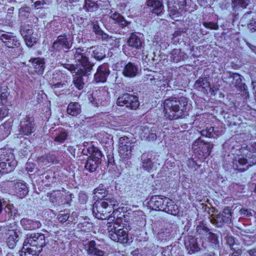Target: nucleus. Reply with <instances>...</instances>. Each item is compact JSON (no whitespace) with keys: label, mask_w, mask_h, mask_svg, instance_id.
I'll use <instances>...</instances> for the list:
<instances>
[{"label":"nucleus","mask_w":256,"mask_h":256,"mask_svg":"<svg viewBox=\"0 0 256 256\" xmlns=\"http://www.w3.org/2000/svg\"><path fill=\"white\" fill-rule=\"evenodd\" d=\"M69 218L70 213L68 210H66L60 211L58 216V221L62 223H64L67 220L70 221L68 220Z\"/></svg>","instance_id":"obj_47"},{"label":"nucleus","mask_w":256,"mask_h":256,"mask_svg":"<svg viewBox=\"0 0 256 256\" xmlns=\"http://www.w3.org/2000/svg\"><path fill=\"white\" fill-rule=\"evenodd\" d=\"M214 148V144L205 142L200 137L196 139L192 143V149L198 158H204L208 156Z\"/></svg>","instance_id":"obj_5"},{"label":"nucleus","mask_w":256,"mask_h":256,"mask_svg":"<svg viewBox=\"0 0 256 256\" xmlns=\"http://www.w3.org/2000/svg\"><path fill=\"white\" fill-rule=\"evenodd\" d=\"M256 164V144H243L233 160V168L239 172H244Z\"/></svg>","instance_id":"obj_1"},{"label":"nucleus","mask_w":256,"mask_h":256,"mask_svg":"<svg viewBox=\"0 0 256 256\" xmlns=\"http://www.w3.org/2000/svg\"><path fill=\"white\" fill-rule=\"evenodd\" d=\"M118 206V202L112 196H106L104 198L96 200L92 206V214L98 219L108 218L110 213Z\"/></svg>","instance_id":"obj_3"},{"label":"nucleus","mask_w":256,"mask_h":256,"mask_svg":"<svg viewBox=\"0 0 256 256\" xmlns=\"http://www.w3.org/2000/svg\"><path fill=\"white\" fill-rule=\"evenodd\" d=\"M146 5L152 7V12L157 15L160 14L163 10V6L160 0H147Z\"/></svg>","instance_id":"obj_35"},{"label":"nucleus","mask_w":256,"mask_h":256,"mask_svg":"<svg viewBox=\"0 0 256 256\" xmlns=\"http://www.w3.org/2000/svg\"><path fill=\"white\" fill-rule=\"evenodd\" d=\"M64 84L62 82H58L54 84H52V88L54 89V90H62L64 88Z\"/></svg>","instance_id":"obj_62"},{"label":"nucleus","mask_w":256,"mask_h":256,"mask_svg":"<svg viewBox=\"0 0 256 256\" xmlns=\"http://www.w3.org/2000/svg\"><path fill=\"white\" fill-rule=\"evenodd\" d=\"M72 73H76L73 76V84L74 86L78 90H81L84 88V83L83 80V76H88L90 74L91 72H88V74H84L78 72V70H70Z\"/></svg>","instance_id":"obj_25"},{"label":"nucleus","mask_w":256,"mask_h":256,"mask_svg":"<svg viewBox=\"0 0 256 256\" xmlns=\"http://www.w3.org/2000/svg\"><path fill=\"white\" fill-rule=\"evenodd\" d=\"M106 192V189L103 188H100V187L96 188L94 190V194L96 195V196H97L98 198H100L98 194H105ZM106 196L104 195L102 196V197L104 198Z\"/></svg>","instance_id":"obj_57"},{"label":"nucleus","mask_w":256,"mask_h":256,"mask_svg":"<svg viewBox=\"0 0 256 256\" xmlns=\"http://www.w3.org/2000/svg\"><path fill=\"white\" fill-rule=\"evenodd\" d=\"M3 126H0V140L6 138L10 134V132L4 130Z\"/></svg>","instance_id":"obj_60"},{"label":"nucleus","mask_w":256,"mask_h":256,"mask_svg":"<svg viewBox=\"0 0 256 256\" xmlns=\"http://www.w3.org/2000/svg\"><path fill=\"white\" fill-rule=\"evenodd\" d=\"M228 242L232 250H236V248H238L237 246H237L235 244L234 240L233 238H229L228 240Z\"/></svg>","instance_id":"obj_64"},{"label":"nucleus","mask_w":256,"mask_h":256,"mask_svg":"<svg viewBox=\"0 0 256 256\" xmlns=\"http://www.w3.org/2000/svg\"><path fill=\"white\" fill-rule=\"evenodd\" d=\"M184 245L189 253H194L202 250L197 242L194 236H188L185 238Z\"/></svg>","instance_id":"obj_20"},{"label":"nucleus","mask_w":256,"mask_h":256,"mask_svg":"<svg viewBox=\"0 0 256 256\" xmlns=\"http://www.w3.org/2000/svg\"><path fill=\"white\" fill-rule=\"evenodd\" d=\"M98 4L92 0H85L84 8L88 12H94L97 10Z\"/></svg>","instance_id":"obj_45"},{"label":"nucleus","mask_w":256,"mask_h":256,"mask_svg":"<svg viewBox=\"0 0 256 256\" xmlns=\"http://www.w3.org/2000/svg\"><path fill=\"white\" fill-rule=\"evenodd\" d=\"M188 58V55L182 52L180 49L174 48L170 53V60L174 62L177 63L181 61H184Z\"/></svg>","instance_id":"obj_24"},{"label":"nucleus","mask_w":256,"mask_h":256,"mask_svg":"<svg viewBox=\"0 0 256 256\" xmlns=\"http://www.w3.org/2000/svg\"><path fill=\"white\" fill-rule=\"evenodd\" d=\"M68 134L65 132H60L55 137L54 141L59 143H62L66 140Z\"/></svg>","instance_id":"obj_54"},{"label":"nucleus","mask_w":256,"mask_h":256,"mask_svg":"<svg viewBox=\"0 0 256 256\" xmlns=\"http://www.w3.org/2000/svg\"><path fill=\"white\" fill-rule=\"evenodd\" d=\"M122 227L118 223L116 222H108V232L109 236L110 237V233H116L117 230Z\"/></svg>","instance_id":"obj_49"},{"label":"nucleus","mask_w":256,"mask_h":256,"mask_svg":"<svg viewBox=\"0 0 256 256\" xmlns=\"http://www.w3.org/2000/svg\"><path fill=\"white\" fill-rule=\"evenodd\" d=\"M110 18L114 21V23L118 24L120 28H124L130 24V22L127 21L120 14L115 12L112 13Z\"/></svg>","instance_id":"obj_32"},{"label":"nucleus","mask_w":256,"mask_h":256,"mask_svg":"<svg viewBox=\"0 0 256 256\" xmlns=\"http://www.w3.org/2000/svg\"><path fill=\"white\" fill-rule=\"evenodd\" d=\"M3 153L4 157L2 162H0V168L2 170V173L8 174L14 170L17 162L12 153L6 152H4Z\"/></svg>","instance_id":"obj_11"},{"label":"nucleus","mask_w":256,"mask_h":256,"mask_svg":"<svg viewBox=\"0 0 256 256\" xmlns=\"http://www.w3.org/2000/svg\"><path fill=\"white\" fill-rule=\"evenodd\" d=\"M45 244V236L44 234L33 233V254L34 255H38L42 250V247Z\"/></svg>","instance_id":"obj_18"},{"label":"nucleus","mask_w":256,"mask_h":256,"mask_svg":"<svg viewBox=\"0 0 256 256\" xmlns=\"http://www.w3.org/2000/svg\"><path fill=\"white\" fill-rule=\"evenodd\" d=\"M20 224L25 230H31L32 228V220L23 218L20 220Z\"/></svg>","instance_id":"obj_50"},{"label":"nucleus","mask_w":256,"mask_h":256,"mask_svg":"<svg viewBox=\"0 0 256 256\" xmlns=\"http://www.w3.org/2000/svg\"><path fill=\"white\" fill-rule=\"evenodd\" d=\"M166 201H165V202L168 204L166 212L174 216H180V210L178 208V206L174 203V202L168 198L166 199Z\"/></svg>","instance_id":"obj_36"},{"label":"nucleus","mask_w":256,"mask_h":256,"mask_svg":"<svg viewBox=\"0 0 256 256\" xmlns=\"http://www.w3.org/2000/svg\"><path fill=\"white\" fill-rule=\"evenodd\" d=\"M20 126L22 134L26 136L30 134L32 132L31 118L29 116H26L24 120H21Z\"/></svg>","instance_id":"obj_30"},{"label":"nucleus","mask_w":256,"mask_h":256,"mask_svg":"<svg viewBox=\"0 0 256 256\" xmlns=\"http://www.w3.org/2000/svg\"><path fill=\"white\" fill-rule=\"evenodd\" d=\"M248 28L252 32L256 31V20H252L248 24Z\"/></svg>","instance_id":"obj_63"},{"label":"nucleus","mask_w":256,"mask_h":256,"mask_svg":"<svg viewBox=\"0 0 256 256\" xmlns=\"http://www.w3.org/2000/svg\"><path fill=\"white\" fill-rule=\"evenodd\" d=\"M250 0H232V6L234 11L236 12L240 8H245L250 3Z\"/></svg>","instance_id":"obj_39"},{"label":"nucleus","mask_w":256,"mask_h":256,"mask_svg":"<svg viewBox=\"0 0 256 256\" xmlns=\"http://www.w3.org/2000/svg\"><path fill=\"white\" fill-rule=\"evenodd\" d=\"M126 43L128 46L136 50H141L144 44L143 39L134 33L130 34L127 40Z\"/></svg>","instance_id":"obj_19"},{"label":"nucleus","mask_w":256,"mask_h":256,"mask_svg":"<svg viewBox=\"0 0 256 256\" xmlns=\"http://www.w3.org/2000/svg\"><path fill=\"white\" fill-rule=\"evenodd\" d=\"M141 160L142 162V168L146 171L150 172L153 166V163L151 158L144 154H142L141 156Z\"/></svg>","instance_id":"obj_42"},{"label":"nucleus","mask_w":256,"mask_h":256,"mask_svg":"<svg viewBox=\"0 0 256 256\" xmlns=\"http://www.w3.org/2000/svg\"><path fill=\"white\" fill-rule=\"evenodd\" d=\"M18 231L16 230H9L7 232V244L9 248H14L19 240Z\"/></svg>","instance_id":"obj_29"},{"label":"nucleus","mask_w":256,"mask_h":256,"mask_svg":"<svg viewBox=\"0 0 256 256\" xmlns=\"http://www.w3.org/2000/svg\"><path fill=\"white\" fill-rule=\"evenodd\" d=\"M8 108L6 107L0 108V120H2L8 116Z\"/></svg>","instance_id":"obj_61"},{"label":"nucleus","mask_w":256,"mask_h":256,"mask_svg":"<svg viewBox=\"0 0 256 256\" xmlns=\"http://www.w3.org/2000/svg\"><path fill=\"white\" fill-rule=\"evenodd\" d=\"M0 40L8 48H18L20 44L16 36L0 29Z\"/></svg>","instance_id":"obj_12"},{"label":"nucleus","mask_w":256,"mask_h":256,"mask_svg":"<svg viewBox=\"0 0 256 256\" xmlns=\"http://www.w3.org/2000/svg\"><path fill=\"white\" fill-rule=\"evenodd\" d=\"M202 25L206 28L210 30H218L219 28V26L218 24L214 22H202Z\"/></svg>","instance_id":"obj_55"},{"label":"nucleus","mask_w":256,"mask_h":256,"mask_svg":"<svg viewBox=\"0 0 256 256\" xmlns=\"http://www.w3.org/2000/svg\"><path fill=\"white\" fill-rule=\"evenodd\" d=\"M187 6L186 0H168V7L170 16L172 18L178 20L176 18L180 17L182 13L186 10Z\"/></svg>","instance_id":"obj_7"},{"label":"nucleus","mask_w":256,"mask_h":256,"mask_svg":"<svg viewBox=\"0 0 256 256\" xmlns=\"http://www.w3.org/2000/svg\"><path fill=\"white\" fill-rule=\"evenodd\" d=\"M230 78H232L231 82L232 84L240 90L246 92L248 87L245 84L242 82V76L240 74L236 73L232 74Z\"/></svg>","instance_id":"obj_31"},{"label":"nucleus","mask_w":256,"mask_h":256,"mask_svg":"<svg viewBox=\"0 0 256 256\" xmlns=\"http://www.w3.org/2000/svg\"><path fill=\"white\" fill-rule=\"evenodd\" d=\"M31 9L30 8L25 6L21 8L19 10V14L22 16L28 18L30 13Z\"/></svg>","instance_id":"obj_52"},{"label":"nucleus","mask_w":256,"mask_h":256,"mask_svg":"<svg viewBox=\"0 0 256 256\" xmlns=\"http://www.w3.org/2000/svg\"><path fill=\"white\" fill-rule=\"evenodd\" d=\"M109 66L107 63H104L98 66L94 74V80L96 82H105L110 74Z\"/></svg>","instance_id":"obj_17"},{"label":"nucleus","mask_w":256,"mask_h":256,"mask_svg":"<svg viewBox=\"0 0 256 256\" xmlns=\"http://www.w3.org/2000/svg\"><path fill=\"white\" fill-rule=\"evenodd\" d=\"M21 34L23 36L26 46L32 47V31L30 29L22 28Z\"/></svg>","instance_id":"obj_41"},{"label":"nucleus","mask_w":256,"mask_h":256,"mask_svg":"<svg viewBox=\"0 0 256 256\" xmlns=\"http://www.w3.org/2000/svg\"><path fill=\"white\" fill-rule=\"evenodd\" d=\"M158 87L160 88V90H164L166 86L168 85V82L166 80H165L164 77L163 76H158L154 84Z\"/></svg>","instance_id":"obj_44"},{"label":"nucleus","mask_w":256,"mask_h":256,"mask_svg":"<svg viewBox=\"0 0 256 256\" xmlns=\"http://www.w3.org/2000/svg\"><path fill=\"white\" fill-rule=\"evenodd\" d=\"M188 166L190 168L196 170L200 167V165L198 164L193 158H190L188 160Z\"/></svg>","instance_id":"obj_59"},{"label":"nucleus","mask_w":256,"mask_h":256,"mask_svg":"<svg viewBox=\"0 0 256 256\" xmlns=\"http://www.w3.org/2000/svg\"><path fill=\"white\" fill-rule=\"evenodd\" d=\"M88 152L90 156L86 162L84 168L89 172H93L101 163L102 154L97 147L94 146L88 147Z\"/></svg>","instance_id":"obj_6"},{"label":"nucleus","mask_w":256,"mask_h":256,"mask_svg":"<svg viewBox=\"0 0 256 256\" xmlns=\"http://www.w3.org/2000/svg\"><path fill=\"white\" fill-rule=\"evenodd\" d=\"M12 190L14 194L20 198H24L28 192V188L24 182H14Z\"/></svg>","instance_id":"obj_21"},{"label":"nucleus","mask_w":256,"mask_h":256,"mask_svg":"<svg viewBox=\"0 0 256 256\" xmlns=\"http://www.w3.org/2000/svg\"><path fill=\"white\" fill-rule=\"evenodd\" d=\"M102 42H106V44H108L112 46H116L118 42L115 37L110 36L107 34H103L102 37L100 38Z\"/></svg>","instance_id":"obj_43"},{"label":"nucleus","mask_w":256,"mask_h":256,"mask_svg":"<svg viewBox=\"0 0 256 256\" xmlns=\"http://www.w3.org/2000/svg\"><path fill=\"white\" fill-rule=\"evenodd\" d=\"M92 30L94 32V34L100 36V38L102 37L103 34H105L106 33L101 29L99 24H98V22L97 21L92 22Z\"/></svg>","instance_id":"obj_48"},{"label":"nucleus","mask_w":256,"mask_h":256,"mask_svg":"<svg viewBox=\"0 0 256 256\" xmlns=\"http://www.w3.org/2000/svg\"><path fill=\"white\" fill-rule=\"evenodd\" d=\"M134 142L127 136H122L118 140V152L122 158L128 159L132 156Z\"/></svg>","instance_id":"obj_9"},{"label":"nucleus","mask_w":256,"mask_h":256,"mask_svg":"<svg viewBox=\"0 0 256 256\" xmlns=\"http://www.w3.org/2000/svg\"><path fill=\"white\" fill-rule=\"evenodd\" d=\"M9 94L8 86L0 84V103L2 105L4 106L6 104Z\"/></svg>","instance_id":"obj_40"},{"label":"nucleus","mask_w":256,"mask_h":256,"mask_svg":"<svg viewBox=\"0 0 256 256\" xmlns=\"http://www.w3.org/2000/svg\"><path fill=\"white\" fill-rule=\"evenodd\" d=\"M14 120L13 119L10 118L8 119L4 124L0 125V126H3L4 130H8V132H10V130L12 126Z\"/></svg>","instance_id":"obj_56"},{"label":"nucleus","mask_w":256,"mask_h":256,"mask_svg":"<svg viewBox=\"0 0 256 256\" xmlns=\"http://www.w3.org/2000/svg\"><path fill=\"white\" fill-rule=\"evenodd\" d=\"M167 198L160 196H154L148 202V206L153 210H159L160 208H162L161 204L166 202Z\"/></svg>","instance_id":"obj_23"},{"label":"nucleus","mask_w":256,"mask_h":256,"mask_svg":"<svg viewBox=\"0 0 256 256\" xmlns=\"http://www.w3.org/2000/svg\"><path fill=\"white\" fill-rule=\"evenodd\" d=\"M210 234V230L207 226L206 224L202 222H200L196 228V235L199 236L200 239L206 240V236Z\"/></svg>","instance_id":"obj_33"},{"label":"nucleus","mask_w":256,"mask_h":256,"mask_svg":"<svg viewBox=\"0 0 256 256\" xmlns=\"http://www.w3.org/2000/svg\"><path fill=\"white\" fill-rule=\"evenodd\" d=\"M151 132V130L149 128L146 126H142L140 128V136L142 138L146 139L148 138V136L150 134Z\"/></svg>","instance_id":"obj_51"},{"label":"nucleus","mask_w":256,"mask_h":256,"mask_svg":"<svg viewBox=\"0 0 256 256\" xmlns=\"http://www.w3.org/2000/svg\"><path fill=\"white\" fill-rule=\"evenodd\" d=\"M214 244L218 242V236L216 235L210 231V234L206 236V239Z\"/></svg>","instance_id":"obj_58"},{"label":"nucleus","mask_w":256,"mask_h":256,"mask_svg":"<svg viewBox=\"0 0 256 256\" xmlns=\"http://www.w3.org/2000/svg\"><path fill=\"white\" fill-rule=\"evenodd\" d=\"M110 238L114 242L122 244H126L128 240L126 232L121 228L118 229L116 233H110Z\"/></svg>","instance_id":"obj_22"},{"label":"nucleus","mask_w":256,"mask_h":256,"mask_svg":"<svg viewBox=\"0 0 256 256\" xmlns=\"http://www.w3.org/2000/svg\"><path fill=\"white\" fill-rule=\"evenodd\" d=\"M254 212L250 209H248L246 208H242L240 210V214L241 216L244 217H250L253 216V214Z\"/></svg>","instance_id":"obj_53"},{"label":"nucleus","mask_w":256,"mask_h":256,"mask_svg":"<svg viewBox=\"0 0 256 256\" xmlns=\"http://www.w3.org/2000/svg\"><path fill=\"white\" fill-rule=\"evenodd\" d=\"M64 156L62 154H58L55 155L52 154H45L37 158L38 162L42 166H48L50 164H62L64 162Z\"/></svg>","instance_id":"obj_14"},{"label":"nucleus","mask_w":256,"mask_h":256,"mask_svg":"<svg viewBox=\"0 0 256 256\" xmlns=\"http://www.w3.org/2000/svg\"><path fill=\"white\" fill-rule=\"evenodd\" d=\"M74 58L78 62L76 66L74 64H64V67L69 70H78L84 74H86L88 72H91L94 64L89 60L88 58L86 56L85 50L82 48H78L74 49Z\"/></svg>","instance_id":"obj_4"},{"label":"nucleus","mask_w":256,"mask_h":256,"mask_svg":"<svg viewBox=\"0 0 256 256\" xmlns=\"http://www.w3.org/2000/svg\"><path fill=\"white\" fill-rule=\"evenodd\" d=\"M44 60L41 58H33V74H42L44 70Z\"/></svg>","instance_id":"obj_34"},{"label":"nucleus","mask_w":256,"mask_h":256,"mask_svg":"<svg viewBox=\"0 0 256 256\" xmlns=\"http://www.w3.org/2000/svg\"><path fill=\"white\" fill-rule=\"evenodd\" d=\"M194 86L196 88H202L204 91L206 92L210 89V82L208 78L200 77L196 81Z\"/></svg>","instance_id":"obj_38"},{"label":"nucleus","mask_w":256,"mask_h":256,"mask_svg":"<svg viewBox=\"0 0 256 256\" xmlns=\"http://www.w3.org/2000/svg\"><path fill=\"white\" fill-rule=\"evenodd\" d=\"M188 98L171 97L164 102V116L170 120L182 118L186 112Z\"/></svg>","instance_id":"obj_2"},{"label":"nucleus","mask_w":256,"mask_h":256,"mask_svg":"<svg viewBox=\"0 0 256 256\" xmlns=\"http://www.w3.org/2000/svg\"><path fill=\"white\" fill-rule=\"evenodd\" d=\"M232 209L226 206L224 208L221 214L216 216V218L212 220V222L218 227H222L224 223L230 224L232 218Z\"/></svg>","instance_id":"obj_16"},{"label":"nucleus","mask_w":256,"mask_h":256,"mask_svg":"<svg viewBox=\"0 0 256 256\" xmlns=\"http://www.w3.org/2000/svg\"><path fill=\"white\" fill-rule=\"evenodd\" d=\"M88 50L92 56L98 60H100L106 56L105 48L102 46H92Z\"/></svg>","instance_id":"obj_27"},{"label":"nucleus","mask_w":256,"mask_h":256,"mask_svg":"<svg viewBox=\"0 0 256 256\" xmlns=\"http://www.w3.org/2000/svg\"><path fill=\"white\" fill-rule=\"evenodd\" d=\"M67 112L72 116H77L81 112V106L78 102H70L67 108Z\"/></svg>","instance_id":"obj_37"},{"label":"nucleus","mask_w":256,"mask_h":256,"mask_svg":"<svg viewBox=\"0 0 256 256\" xmlns=\"http://www.w3.org/2000/svg\"><path fill=\"white\" fill-rule=\"evenodd\" d=\"M201 136L206 138H213L214 135V128L210 126L204 129L200 132Z\"/></svg>","instance_id":"obj_46"},{"label":"nucleus","mask_w":256,"mask_h":256,"mask_svg":"<svg viewBox=\"0 0 256 256\" xmlns=\"http://www.w3.org/2000/svg\"><path fill=\"white\" fill-rule=\"evenodd\" d=\"M4 199H0V222H4L13 218L18 212L17 210L12 204H8L2 210Z\"/></svg>","instance_id":"obj_13"},{"label":"nucleus","mask_w":256,"mask_h":256,"mask_svg":"<svg viewBox=\"0 0 256 256\" xmlns=\"http://www.w3.org/2000/svg\"><path fill=\"white\" fill-rule=\"evenodd\" d=\"M26 236L28 237L24 242L20 256H32V234L28 233Z\"/></svg>","instance_id":"obj_28"},{"label":"nucleus","mask_w":256,"mask_h":256,"mask_svg":"<svg viewBox=\"0 0 256 256\" xmlns=\"http://www.w3.org/2000/svg\"><path fill=\"white\" fill-rule=\"evenodd\" d=\"M72 40L66 34L59 36L52 43V50L55 52H68L72 46Z\"/></svg>","instance_id":"obj_8"},{"label":"nucleus","mask_w":256,"mask_h":256,"mask_svg":"<svg viewBox=\"0 0 256 256\" xmlns=\"http://www.w3.org/2000/svg\"><path fill=\"white\" fill-rule=\"evenodd\" d=\"M116 104L119 106H126L132 110L136 109L140 103L137 96L125 93L120 96L116 100Z\"/></svg>","instance_id":"obj_10"},{"label":"nucleus","mask_w":256,"mask_h":256,"mask_svg":"<svg viewBox=\"0 0 256 256\" xmlns=\"http://www.w3.org/2000/svg\"><path fill=\"white\" fill-rule=\"evenodd\" d=\"M138 72V67L134 64L129 62L124 66L122 74L128 78H134Z\"/></svg>","instance_id":"obj_26"},{"label":"nucleus","mask_w":256,"mask_h":256,"mask_svg":"<svg viewBox=\"0 0 256 256\" xmlns=\"http://www.w3.org/2000/svg\"><path fill=\"white\" fill-rule=\"evenodd\" d=\"M84 248L88 254L92 256H104V245L99 244L94 240L84 244Z\"/></svg>","instance_id":"obj_15"}]
</instances>
